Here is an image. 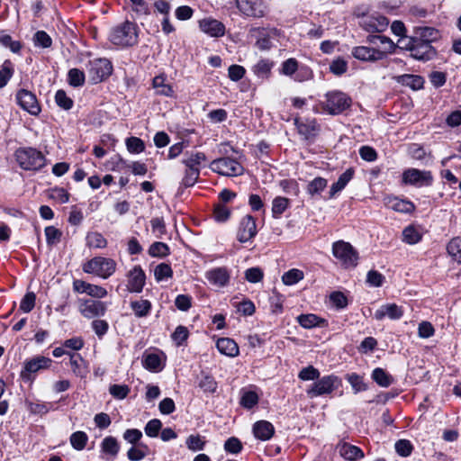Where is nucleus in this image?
<instances>
[{"label":"nucleus","mask_w":461,"mask_h":461,"mask_svg":"<svg viewBox=\"0 0 461 461\" xmlns=\"http://www.w3.org/2000/svg\"><path fill=\"white\" fill-rule=\"evenodd\" d=\"M186 446L192 451L203 450L205 445V441L200 435H190L186 438Z\"/></svg>","instance_id":"nucleus-62"},{"label":"nucleus","mask_w":461,"mask_h":461,"mask_svg":"<svg viewBox=\"0 0 461 461\" xmlns=\"http://www.w3.org/2000/svg\"><path fill=\"white\" fill-rule=\"evenodd\" d=\"M354 169L348 168L343 174H341L339 179L333 183L330 186V197L333 198L338 193L341 192L346 185L349 183V181L354 176Z\"/></svg>","instance_id":"nucleus-30"},{"label":"nucleus","mask_w":461,"mask_h":461,"mask_svg":"<svg viewBox=\"0 0 461 461\" xmlns=\"http://www.w3.org/2000/svg\"><path fill=\"white\" fill-rule=\"evenodd\" d=\"M296 320L298 323L304 329L326 327L328 324L325 319H322L313 313L301 314L296 318Z\"/></svg>","instance_id":"nucleus-29"},{"label":"nucleus","mask_w":461,"mask_h":461,"mask_svg":"<svg viewBox=\"0 0 461 461\" xmlns=\"http://www.w3.org/2000/svg\"><path fill=\"white\" fill-rule=\"evenodd\" d=\"M420 239V232L412 226L406 227L402 231V240L408 244H416Z\"/></svg>","instance_id":"nucleus-53"},{"label":"nucleus","mask_w":461,"mask_h":461,"mask_svg":"<svg viewBox=\"0 0 461 461\" xmlns=\"http://www.w3.org/2000/svg\"><path fill=\"white\" fill-rule=\"evenodd\" d=\"M253 32L258 33L256 46L261 50H267L272 47L270 36L263 28H254Z\"/></svg>","instance_id":"nucleus-41"},{"label":"nucleus","mask_w":461,"mask_h":461,"mask_svg":"<svg viewBox=\"0 0 461 461\" xmlns=\"http://www.w3.org/2000/svg\"><path fill=\"white\" fill-rule=\"evenodd\" d=\"M108 39L118 48L132 47L139 41L138 25L133 22L125 21L111 29Z\"/></svg>","instance_id":"nucleus-2"},{"label":"nucleus","mask_w":461,"mask_h":461,"mask_svg":"<svg viewBox=\"0 0 461 461\" xmlns=\"http://www.w3.org/2000/svg\"><path fill=\"white\" fill-rule=\"evenodd\" d=\"M341 385V380L339 376L334 375H324L318 378L309 389H307V395L311 398L330 394L337 390Z\"/></svg>","instance_id":"nucleus-8"},{"label":"nucleus","mask_w":461,"mask_h":461,"mask_svg":"<svg viewBox=\"0 0 461 461\" xmlns=\"http://www.w3.org/2000/svg\"><path fill=\"white\" fill-rule=\"evenodd\" d=\"M403 315L402 307L395 303H386L381 305L374 314L377 321H382L384 318L388 317L391 320H399Z\"/></svg>","instance_id":"nucleus-23"},{"label":"nucleus","mask_w":461,"mask_h":461,"mask_svg":"<svg viewBox=\"0 0 461 461\" xmlns=\"http://www.w3.org/2000/svg\"><path fill=\"white\" fill-rule=\"evenodd\" d=\"M384 203L388 209L398 212L410 213L415 209L412 202L397 196H386L384 199Z\"/></svg>","instance_id":"nucleus-24"},{"label":"nucleus","mask_w":461,"mask_h":461,"mask_svg":"<svg viewBox=\"0 0 461 461\" xmlns=\"http://www.w3.org/2000/svg\"><path fill=\"white\" fill-rule=\"evenodd\" d=\"M199 176L200 169H192L186 167L181 185L185 187H191L197 182Z\"/></svg>","instance_id":"nucleus-55"},{"label":"nucleus","mask_w":461,"mask_h":461,"mask_svg":"<svg viewBox=\"0 0 461 461\" xmlns=\"http://www.w3.org/2000/svg\"><path fill=\"white\" fill-rule=\"evenodd\" d=\"M289 199L277 196L272 203V214L274 218H279L289 206Z\"/></svg>","instance_id":"nucleus-42"},{"label":"nucleus","mask_w":461,"mask_h":461,"mask_svg":"<svg viewBox=\"0 0 461 461\" xmlns=\"http://www.w3.org/2000/svg\"><path fill=\"white\" fill-rule=\"evenodd\" d=\"M52 360L50 357L40 355L35 356L23 362L20 375L23 381L32 383L35 379V375L40 371L49 369Z\"/></svg>","instance_id":"nucleus-7"},{"label":"nucleus","mask_w":461,"mask_h":461,"mask_svg":"<svg viewBox=\"0 0 461 461\" xmlns=\"http://www.w3.org/2000/svg\"><path fill=\"white\" fill-rule=\"evenodd\" d=\"M312 77V70L306 65H301L298 67V70L295 72L292 79L296 82H304L311 80Z\"/></svg>","instance_id":"nucleus-57"},{"label":"nucleus","mask_w":461,"mask_h":461,"mask_svg":"<svg viewBox=\"0 0 461 461\" xmlns=\"http://www.w3.org/2000/svg\"><path fill=\"white\" fill-rule=\"evenodd\" d=\"M127 289L130 293H140L146 283V276L140 266H134L127 273Z\"/></svg>","instance_id":"nucleus-17"},{"label":"nucleus","mask_w":461,"mask_h":461,"mask_svg":"<svg viewBox=\"0 0 461 461\" xmlns=\"http://www.w3.org/2000/svg\"><path fill=\"white\" fill-rule=\"evenodd\" d=\"M16 101L22 109L32 115H37L41 112L36 95L31 91L21 89L16 94Z\"/></svg>","instance_id":"nucleus-15"},{"label":"nucleus","mask_w":461,"mask_h":461,"mask_svg":"<svg viewBox=\"0 0 461 461\" xmlns=\"http://www.w3.org/2000/svg\"><path fill=\"white\" fill-rule=\"evenodd\" d=\"M46 241L49 246H54L60 241L62 232L54 226L45 228Z\"/></svg>","instance_id":"nucleus-54"},{"label":"nucleus","mask_w":461,"mask_h":461,"mask_svg":"<svg viewBox=\"0 0 461 461\" xmlns=\"http://www.w3.org/2000/svg\"><path fill=\"white\" fill-rule=\"evenodd\" d=\"M414 37H418L420 41L431 44L432 41L439 37V34L438 32L432 27H418L415 30Z\"/></svg>","instance_id":"nucleus-39"},{"label":"nucleus","mask_w":461,"mask_h":461,"mask_svg":"<svg viewBox=\"0 0 461 461\" xmlns=\"http://www.w3.org/2000/svg\"><path fill=\"white\" fill-rule=\"evenodd\" d=\"M216 348L221 354L229 357H235L240 354L236 341L230 338H221L216 342Z\"/></svg>","instance_id":"nucleus-28"},{"label":"nucleus","mask_w":461,"mask_h":461,"mask_svg":"<svg viewBox=\"0 0 461 461\" xmlns=\"http://www.w3.org/2000/svg\"><path fill=\"white\" fill-rule=\"evenodd\" d=\"M359 23L360 26L366 32H381L387 28L389 21L386 17L377 14L364 16Z\"/></svg>","instance_id":"nucleus-20"},{"label":"nucleus","mask_w":461,"mask_h":461,"mask_svg":"<svg viewBox=\"0 0 461 461\" xmlns=\"http://www.w3.org/2000/svg\"><path fill=\"white\" fill-rule=\"evenodd\" d=\"M109 393L113 395V398L123 400L128 396L130 393V387L126 384H112L109 387Z\"/></svg>","instance_id":"nucleus-59"},{"label":"nucleus","mask_w":461,"mask_h":461,"mask_svg":"<svg viewBox=\"0 0 461 461\" xmlns=\"http://www.w3.org/2000/svg\"><path fill=\"white\" fill-rule=\"evenodd\" d=\"M447 249L455 261L461 263V237L452 239L447 244Z\"/></svg>","instance_id":"nucleus-45"},{"label":"nucleus","mask_w":461,"mask_h":461,"mask_svg":"<svg viewBox=\"0 0 461 461\" xmlns=\"http://www.w3.org/2000/svg\"><path fill=\"white\" fill-rule=\"evenodd\" d=\"M339 453L341 456L349 461H355L364 456V453L360 447L348 443H344L340 447Z\"/></svg>","instance_id":"nucleus-34"},{"label":"nucleus","mask_w":461,"mask_h":461,"mask_svg":"<svg viewBox=\"0 0 461 461\" xmlns=\"http://www.w3.org/2000/svg\"><path fill=\"white\" fill-rule=\"evenodd\" d=\"M258 233L256 220L251 215L244 216L239 225L237 240L240 243H245L252 240Z\"/></svg>","instance_id":"nucleus-16"},{"label":"nucleus","mask_w":461,"mask_h":461,"mask_svg":"<svg viewBox=\"0 0 461 461\" xmlns=\"http://www.w3.org/2000/svg\"><path fill=\"white\" fill-rule=\"evenodd\" d=\"M185 156L182 163L187 168L201 170L202 165L207 160L205 154L200 151L186 153Z\"/></svg>","instance_id":"nucleus-32"},{"label":"nucleus","mask_w":461,"mask_h":461,"mask_svg":"<svg viewBox=\"0 0 461 461\" xmlns=\"http://www.w3.org/2000/svg\"><path fill=\"white\" fill-rule=\"evenodd\" d=\"M372 379L381 387L387 388L393 383V377L384 369L376 367L371 375Z\"/></svg>","instance_id":"nucleus-35"},{"label":"nucleus","mask_w":461,"mask_h":461,"mask_svg":"<svg viewBox=\"0 0 461 461\" xmlns=\"http://www.w3.org/2000/svg\"><path fill=\"white\" fill-rule=\"evenodd\" d=\"M402 48L411 52V56L419 60H429L435 55L431 44L420 41L418 37L407 38L401 41Z\"/></svg>","instance_id":"nucleus-10"},{"label":"nucleus","mask_w":461,"mask_h":461,"mask_svg":"<svg viewBox=\"0 0 461 461\" xmlns=\"http://www.w3.org/2000/svg\"><path fill=\"white\" fill-rule=\"evenodd\" d=\"M14 74V67L10 60H5L0 68V88L5 86Z\"/></svg>","instance_id":"nucleus-51"},{"label":"nucleus","mask_w":461,"mask_h":461,"mask_svg":"<svg viewBox=\"0 0 461 461\" xmlns=\"http://www.w3.org/2000/svg\"><path fill=\"white\" fill-rule=\"evenodd\" d=\"M366 41L371 46H357L352 50L357 59L375 62L386 58L395 49L393 41L384 35H369Z\"/></svg>","instance_id":"nucleus-1"},{"label":"nucleus","mask_w":461,"mask_h":461,"mask_svg":"<svg viewBox=\"0 0 461 461\" xmlns=\"http://www.w3.org/2000/svg\"><path fill=\"white\" fill-rule=\"evenodd\" d=\"M200 30L210 37L220 38L225 34V25L212 17H206L199 21Z\"/></svg>","instance_id":"nucleus-19"},{"label":"nucleus","mask_w":461,"mask_h":461,"mask_svg":"<svg viewBox=\"0 0 461 461\" xmlns=\"http://www.w3.org/2000/svg\"><path fill=\"white\" fill-rule=\"evenodd\" d=\"M328 181L323 177H315L307 185V193L311 196L320 194L327 186Z\"/></svg>","instance_id":"nucleus-43"},{"label":"nucleus","mask_w":461,"mask_h":461,"mask_svg":"<svg viewBox=\"0 0 461 461\" xmlns=\"http://www.w3.org/2000/svg\"><path fill=\"white\" fill-rule=\"evenodd\" d=\"M299 66L300 65L295 59L290 58L281 64L280 73L293 78L295 72L298 70Z\"/></svg>","instance_id":"nucleus-52"},{"label":"nucleus","mask_w":461,"mask_h":461,"mask_svg":"<svg viewBox=\"0 0 461 461\" xmlns=\"http://www.w3.org/2000/svg\"><path fill=\"white\" fill-rule=\"evenodd\" d=\"M332 255L346 268L355 267L357 265V251L350 243L344 240H338L332 244Z\"/></svg>","instance_id":"nucleus-6"},{"label":"nucleus","mask_w":461,"mask_h":461,"mask_svg":"<svg viewBox=\"0 0 461 461\" xmlns=\"http://www.w3.org/2000/svg\"><path fill=\"white\" fill-rule=\"evenodd\" d=\"M126 147L130 153L139 154L145 149L144 142L137 137H130L126 139Z\"/></svg>","instance_id":"nucleus-56"},{"label":"nucleus","mask_w":461,"mask_h":461,"mask_svg":"<svg viewBox=\"0 0 461 461\" xmlns=\"http://www.w3.org/2000/svg\"><path fill=\"white\" fill-rule=\"evenodd\" d=\"M152 86L155 89L156 94L158 95L167 97H173L175 95L173 86L167 82V76L164 74L156 76L153 78Z\"/></svg>","instance_id":"nucleus-27"},{"label":"nucleus","mask_w":461,"mask_h":461,"mask_svg":"<svg viewBox=\"0 0 461 461\" xmlns=\"http://www.w3.org/2000/svg\"><path fill=\"white\" fill-rule=\"evenodd\" d=\"M205 277L211 285L224 287L229 284L230 275L226 267H215L208 270Z\"/></svg>","instance_id":"nucleus-22"},{"label":"nucleus","mask_w":461,"mask_h":461,"mask_svg":"<svg viewBox=\"0 0 461 461\" xmlns=\"http://www.w3.org/2000/svg\"><path fill=\"white\" fill-rule=\"evenodd\" d=\"M399 81L403 85L410 86L414 90L423 87L424 80L421 77L417 75H403L400 77Z\"/></svg>","instance_id":"nucleus-46"},{"label":"nucleus","mask_w":461,"mask_h":461,"mask_svg":"<svg viewBox=\"0 0 461 461\" xmlns=\"http://www.w3.org/2000/svg\"><path fill=\"white\" fill-rule=\"evenodd\" d=\"M258 394L252 390L242 389L240 391V405L246 409H251L258 402Z\"/></svg>","instance_id":"nucleus-38"},{"label":"nucleus","mask_w":461,"mask_h":461,"mask_svg":"<svg viewBox=\"0 0 461 461\" xmlns=\"http://www.w3.org/2000/svg\"><path fill=\"white\" fill-rule=\"evenodd\" d=\"M34 45L41 48H50L52 44V40L50 35L44 31H38L33 36Z\"/></svg>","instance_id":"nucleus-58"},{"label":"nucleus","mask_w":461,"mask_h":461,"mask_svg":"<svg viewBox=\"0 0 461 461\" xmlns=\"http://www.w3.org/2000/svg\"><path fill=\"white\" fill-rule=\"evenodd\" d=\"M87 440L88 437L84 431H76L70 436V444L77 450H83Z\"/></svg>","instance_id":"nucleus-49"},{"label":"nucleus","mask_w":461,"mask_h":461,"mask_svg":"<svg viewBox=\"0 0 461 461\" xmlns=\"http://www.w3.org/2000/svg\"><path fill=\"white\" fill-rule=\"evenodd\" d=\"M199 387L204 393H214L217 389V383L212 375H204L199 382Z\"/></svg>","instance_id":"nucleus-60"},{"label":"nucleus","mask_w":461,"mask_h":461,"mask_svg":"<svg viewBox=\"0 0 461 461\" xmlns=\"http://www.w3.org/2000/svg\"><path fill=\"white\" fill-rule=\"evenodd\" d=\"M120 448L117 438L113 436H107L100 444V456L105 461H113L117 457Z\"/></svg>","instance_id":"nucleus-21"},{"label":"nucleus","mask_w":461,"mask_h":461,"mask_svg":"<svg viewBox=\"0 0 461 461\" xmlns=\"http://www.w3.org/2000/svg\"><path fill=\"white\" fill-rule=\"evenodd\" d=\"M91 327L96 336L99 339H102L108 331L109 324L106 321L101 320L99 318L94 319V321L91 323Z\"/></svg>","instance_id":"nucleus-61"},{"label":"nucleus","mask_w":461,"mask_h":461,"mask_svg":"<svg viewBox=\"0 0 461 461\" xmlns=\"http://www.w3.org/2000/svg\"><path fill=\"white\" fill-rule=\"evenodd\" d=\"M77 304L80 314L88 320L101 318L107 311V303L100 300L78 298Z\"/></svg>","instance_id":"nucleus-9"},{"label":"nucleus","mask_w":461,"mask_h":461,"mask_svg":"<svg viewBox=\"0 0 461 461\" xmlns=\"http://www.w3.org/2000/svg\"><path fill=\"white\" fill-rule=\"evenodd\" d=\"M15 158L23 170L38 171L46 165L45 156L40 150L32 147L19 148L15 151Z\"/></svg>","instance_id":"nucleus-3"},{"label":"nucleus","mask_w":461,"mask_h":461,"mask_svg":"<svg viewBox=\"0 0 461 461\" xmlns=\"http://www.w3.org/2000/svg\"><path fill=\"white\" fill-rule=\"evenodd\" d=\"M402 182L416 187L430 186L433 183V176L430 171L411 167L402 172Z\"/></svg>","instance_id":"nucleus-13"},{"label":"nucleus","mask_w":461,"mask_h":461,"mask_svg":"<svg viewBox=\"0 0 461 461\" xmlns=\"http://www.w3.org/2000/svg\"><path fill=\"white\" fill-rule=\"evenodd\" d=\"M73 290L78 294H86L91 297L96 299L104 298L107 295V291L105 288L86 283V281L80 279H75L73 281Z\"/></svg>","instance_id":"nucleus-18"},{"label":"nucleus","mask_w":461,"mask_h":461,"mask_svg":"<svg viewBox=\"0 0 461 461\" xmlns=\"http://www.w3.org/2000/svg\"><path fill=\"white\" fill-rule=\"evenodd\" d=\"M394 447L396 453L404 457L409 456L413 449L411 443L407 439H400L396 441Z\"/></svg>","instance_id":"nucleus-64"},{"label":"nucleus","mask_w":461,"mask_h":461,"mask_svg":"<svg viewBox=\"0 0 461 461\" xmlns=\"http://www.w3.org/2000/svg\"><path fill=\"white\" fill-rule=\"evenodd\" d=\"M303 272L297 268L290 269L282 276V281L286 285H294L303 278Z\"/></svg>","instance_id":"nucleus-47"},{"label":"nucleus","mask_w":461,"mask_h":461,"mask_svg":"<svg viewBox=\"0 0 461 461\" xmlns=\"http://www.w3.org/2000/svg\"><path fill=\"white\" fill-rule=\"evenodd\" d=\"M130 307L132 310L135 317L145 318L150 314L152 304L147 299H140L131 301Z\"/></svg>","instance_id":"nucleus-31"},{"label":"nucleus","mask_w":461,"mask_h":461,"mask_svg":"<svg viewBox=\"0 0 461 461\" xmlns=\"http://www.w3.org/2000/svg\"><path fill=\"white\" fill-rule=\"evenodd\" d=\"M87 73L90 80L94 84L100 83L111 76L113 65L105 58L94 59L87 63Z\"/></svg>","instance_id":"nucleus-12"},{"label":"nucleus","mask_w":461,"mask_h":461,"mask_svg":"<svg viewBox=\"0 0 461 461\" xmlns=\"http://www.w3.org/2000/svg\"><path fill=\"white\" fill-rule=\"evenodd\" d=\"M142 363L144 367L151 372H158L162 369L161 357L157 353L144 355Z\"/></svg>","instance_id":"nucleus-37"},{"label":"nucleus","mask_w":461,"mask_h":461,"mask_svg":"<svg viewBox=\"0 0 461 461\" xmlns=\"http://www.w3.org/2000/svg\"><path fill=\"white\" fill-rule=\"evenodd\" d=\"M212 171L225 176H238L243 174L244 167L235 158L223 157L211 162Z\"/></svg>","instance_id":"nucleus-11"},{"label":"nucleus","mask_w":461,"mask_h":461,"mask_svg":"<svg viewBox=\"0 0 461 461\" xmlns=\"http://www.w3.org/2000/svg\"><path fill=\"white\" fill-rule=\"evenodd\" d=\"M86 245L89 248L104 249L107 246V240L99 232H90L86 236Z\"/></svg>","instance_id":"nucleus-44"},{"label":"nucleus","mask_w":461,"mask_h":461,"mask_svg":"<svg viewBox=\"0 0 461 461\" xmlns=\"http://www.w3.org/2000/svg\"><path fill=\"white\" fill-rule=\"evenodd\" d=\"M273 64L268 59H260L252 68L254 74L259 78L268 77Z\"/></svg>","instance_id":"nucleus-40"},{"label":"nucleus","mask_w":461,"mask_h":461,"mask_svg":"<svg viewBox=\"0 0 461 461\" xmlns=\"http://www.w3.org/2000/svg\"><path fill=\"white\" fill-rule=\"evenodd\" d=\"M295 125L299 134L305 140L315 137L319 131V125L315 120L295 119Z\"/></svg>","instance_id":"nucleus-25"},{"label":"nucleus","mask_w":461,"mask_h":461,"mask_svg":"<svg viewBox=\"0 0 461 461\" xmlns=\"http://www.w3.org/2000/svg\"><path fill=\"white\" fill-rule=\"evenodd\" d=\"M235 4L239 11L248 17L261 18L267 11L264 0H236Z\"/></svg>","instance_id":"nucleus-14"},{"label":"nucleus","mask_w":461,"mask_h":461,"mask_svg":"<svg viewBox=\"0 0 461 461\" xmlns=\"http://www.w3.org/2000/svg\"><path fill=\"white\" fill-rule=\"evenodd\" d=\"M155 279L161 282L170 278L173 276V270L168 264L161 263L154 269Z\"/></svg>","instance_id":"nucleus-50"},{"label":"nucleus","mask_w":461,"mask_h":461,"mask_svg":"<svg viewBox=\"0 0 461 461\" xmlns=\"http://www.w3.org/2000/svg\"><path fill=\"white\" fill-rule=\"evenodd\" d=\"M321 102L323 110L331 115L343 113L351 104V99L345 93L338 90L328 92Z\"/></svg>","instance_id":"nucleus-5"},{"label":"nucleus","mask_w":461,"mask_h":461,"mask_svg":"<svg viewBox=\"0 0 461 461\" xmlns=\"http://www.w3.org/2000/svg\"><path fill=\"white\" fill-rule=\"evenodd\" d=\"M345 379L349 383L355 394L365 392L368 386L364 381V377L357 373H349L345 375Z\"/></svg>","instance_id":"nucleus-36"},{"label":"nucleus","mask_w":461,"mask_h":461,"mask_svg":"<svg viewBox=\"0 0 461 461\" xmlns=\"http://www.w3.org/2000/svg\"><path fill=\"white\" fill-rule=\"evenodd\" d=\"M116 262L109 258L95 257L86 261L82 268L86 274H92L103 279H107L116 270Z\"/></svg>","instance_id":"nucleus-4"},{"label":"nucleus","mask_w":461,"mask_h":461,"mask_svg":"<svg viewBox=\"0 0 461 461\" xmlns=\"http://www.w3.org/2000/svg\"><path fill=\"white\" fill-rule=\"evenodd\" d=\"M188 335L187 328L180 325L176 328L171 337L176 346H182L187 339Z\"/></svg>","instance_id":"nucleus-63"},{"label":"nucleus","mask_w":461,"mask_h":461,"mask_svg":"<svg viewBox=\"0 0 461 461\" xmlns=\"http://www.w3.org/2000/svg\"><path fill=\"white\" fill-rule=\"evenodd\" d=\"M252 431L258 439L266 441L272 438L275 428L273 424L267 420H258L254 423Z\"/></svg>","instance_id":"nucleus-26"},{"label":"nucleus","mask_w":461,"mask_h":461,"mask_svg":"<svg viewBox=\"0 0 461 461\" xmlns=\"http://www.w3.org/2000/svg\"><path fill=\"white\" fill-rule=\"evenodd\" d=\"M69 364L73 373L77 376L84 377L87 374V369L85 360L79 354H69Z\"/></svg>","instance_id":"nucleus-33"},{"label":"nucleus","mask_w":461,"mask_h":461,"mask_svg":"<svg viewBox=\"0 0 461 461\" xmlns=\"http://www.w3.org/2000/svg\"><path fill=\"white\" fill-rule=\"evenodd\" d=\"M85 73L78 68H71L68 73V80L74 87L82 86L85 83Z\"/></svg>","instance_id":"nucleus-48"}]
</instances>
